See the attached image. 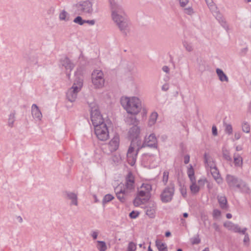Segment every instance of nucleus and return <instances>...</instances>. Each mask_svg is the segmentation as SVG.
<instances>
[{"mask_svg": "<svg viewBox=\"0 0 251 251\" xmlns=\"http://www.w3.org/2000/svg\"><path fill=\"white\" fill-rule=\"evenodd\" d=\"M241 135L240 132H235L234 134V138L236 140H238L240 138Z\"/></svg>", "mask_w": 251, "mask_h": 251, "instance_id": "0e129e2a", "label": "nucleus"}, {"mask_svg": "<svg viewBox=\"0 0 251 251\" xmlns=\"http://www.w3.org/2000/svg\"><path fill=\"white\" fill-rule=\"evenodd\" d=\"M91 107V119L94 126L102 124H105L102 115L98 109L97 106H92Z\"/></svg>", "mask_w": 251, "mask_h": 251, "instance_id": "1a4fd4ad", "label": "nucleus"}, {"mask_svg": "<svg viewBox=\"0 0 251 251\" xmlns=\"http://www.w3.org/2000/svg\"><path fill=\"white\" fill-rule=\"evenodd\" d=\"M59 19L60 21H68L69 20V14L65 10H63L59 15Z\"/></svg>", "mask_w": 251, "mask_h": 251, "instance_id": "2f4dec72", "label": "nucleus"}, {"mask_svg": "<svg viewBox=\"0 0 251 251\" xmlns=\"http://www.w3.org/2000/svg\"><path fill=\"white\" fill-rule=\"evenodd\" d=\"M139 213L138 212L132 211L129 213V216L131 219H135L139 216Z\"/></svg>", "mask_w": 251, "mask_h": 251, "instance_id": "603ef678", "label": "nucleus"}, {"mask_svg": "<svg viewBox=\"0 0 251 251\" xmlns=\"http://www.w3.org/2000/svg\"><path fill=\"white\" fill-rule=\"evenodd\" d=\"M225 126V132L228 135L231 134L232 133V127L231 125L224 124Z\"/></svg>", "mask_w": 251, "mask_h": 251, "instance_id": "37998d69", "label": "nucleus"}, {"mask_svg": "<svg viewBox=\"0 0 251 251\" xmlns=\"http://www.w3.org/2000/svg\"><path fill=\"white\" fill-rule=\"evenodd\" d=\"M60 64L64 67L66 70H69L70 72H71L75 67L74 64L67 56H65L60 59Z\"/></svg>", "mask_w": 251, "mask_h": 251, "instance_id": "4468645a", "label": "nucleus"}, {"mask_svg": "<svg viewBox=\"0 0 251 251\" xmlns=\"http://www.w3.org/2000/svg\"><path fill=\"white\" fill-rule=\"evenodd\" d=\"M116 195L117 199L122 202H124L126 201L125 195L127 191L125 188L117 187L115 189Z\"/></svg>", "mask_w": 251, "mask_h": 251, "instance_id": "6ab92c4d", "label": "nucleus"}, {"mask_svg": "<svg viewBox=\"0 0 251 251\" xmlns=\"http://www.w3.org/2000/svg\"><path fill=\"white\" fill-rule=\"evenodd\" d=\"M126 122L130 125H133V126L137 125L138 123V120L136 119L135 116H130L127 117L126 119Z\"/></svg>", "mask_w": 251, "mask_h": 251, "instance_id": "473e14b6", "label": "nucleus"}, {"mask_svg": "<svg viewBox=\"0 0 251 251\" xmlns=\"http://www.w3.org/2000/svg\"><path fill=\"white\" fill-rule=\"evenodd\" d=\"M156 205L152 203L151 205L147 206L146 208V213L150 218H154L156 211Z\"/></svg>", "mask_w": 251, "mask_h": 251, "instance_id": "5701e85b", "label": "nucleus"}, {"mask_svg": "<svg viewBox=\"0 0 251 251\" xmlns=\"http://www.w3.org/2000/svg\"><path fill=\"white\" fill-rule=\"evenodd\" d=\"M181 193L182 196H184L186 195V189H182L181 190Z\"/></svg>", "mask_w": 251, "mask_h": 251, "instance_id": "338daca9", "label": "nucleus"}, {"mask_svg": "<svg viewBox=\"0 0 251 251\" xmlns=\"http://www.w3.org/2000/svg\"><path fill=\"white\" fill-rule=\"evenodd\" d=\"M223 156L225 159L227 161H231L232 159L230 156L229 151L226 150H223Z\"/></svg>", "mask_w": 251, "mask_h": 251, "instance_id": "a19ab883", "label": "nucleus"}, {"mask_svg": "<svg viewBox=\"0 0 251 251\" xmlns=\"http://www.w3.org/2000/svg\"><path fill=\"white\" fill-rule=\"evenodd\" d=\"M169 85L168 84H165L162 86V90L166 91L169 89Z\"/></svg>", "mask_w": 251, "mask_h": 251, "instance_id": "680f3d73", "label": "nucleus"}, {"mask_svg": "<svg viewBox=\"0 0 251 251\" xmlns=\"http://www.w3.org/2000/svg\"><path fill=\"white\" fill-rule=\"evenodd\" d=\"M136 250V245L133 242H130L127 247V251H135Z\"/></svg>", "mask_w": 251, "mask_h": 251, "instance_id": "c03bdc74", "label": "nucleus"}, {"mask_svg": "<svg viewBox=\"0 0 251 251\" xmlns=\"http://www.w3.org/2000/svg\"><path fill=\"white\" fill-rule=\"evenodd\" d=\"M205 2L211 12L214 10H216L217 7L212 0H205Z\"/></svg>", "mask_w": 251, "mask_h": 251, "instance_id": "58836bf2", "label": "nucleus"}, {"mask_svg": "<svg viewBox=\"0 0 251 251\" xmlns=\"http://www.w3.org/2000/svg\"><path fill=\"white\" fill-rule=\"evenodd\" d=\"M83 86V80L80 78H77L74 81V83L66 93V98L67 100L74 102L77 98V93L79 92Z\"/></svg>", "mask_w": 251, "mask_h": 251, "instance_id": "39448f33", "label": "nucleus"}, {"mask_svg": "<svg viewBox=\"0 0 251 251\" xmlns=\"http://www.w3.org/2000/svg\"><path fill=\"white\" fill-rule=\"evenodd\" d=\"M245 237L243 240V242L245 244L249 243L250 241V238L249 236L248 233H245Z\"/></svg>", "mask_w": 251, "mask_h": 251, "instance_id": "6e6d98bb", "label": "nucleus"}, {"mask_svg": "<svg viewBox=\"0 0 251 251\" xmlns=\"http://www.w3.org/2000/svg\"><path fill=\"white\" fill-rule=\"evenodd\" d=\"M75 13L78 15L89 14L93 12V2L90 0H82L74 6Z\"/></svg>", "mask_w": 251, "mask_h": 251, "instance_id": "7ed1b4c3", "label": "nucleus"}, {"mask_svg": "<svg viewBox=\"0 0 251 251\" xmlns=\"http://www.w3.org/2000/svg\"><path fill=\"white\" fill-rule=\"evenodd\" d=\"M15 115L16 111L14 110L11 112L9 115L8 120V126L10 127H12L13 126L14 123L15 121Z\"/></svg>", "mask_w": 251, "mask_h": 251, "instance_id": "c756f323", "label": "nucleus"}, {"mask_svg": "<svg viewBox=\"0 0 251 251\" xmlns=\"http://www.w3.org/2000/svg\"><path fill=\"white\" fill-rule=\"evenodd\" d=\"M191 184L190 186V190L193 194H197L200 190V186H199L196 183V180L190 181Z\"/></svg>", "mask_w": 251, "mask_h": 251, "instance_id": "bb28decb", "label": "nucleus"}, {"mask_svg": "<svg viewBox=\"0 0 251 251\" xmlns=\"http://www.w3.org/2000/svg\"><path fill=\"white\" fill-rule=\"evenodd\" d=\"M191 242L193 245H197L200 243L201 239L199 237V235H197L196 236L192 238L191 239Z\"/></svg>", "mask_w": 251, "mask_h": 251, "instance_id": "a18cd8bd", "label": "nucleus"}, {"mask_svg": "<svg viewBox=\"0 0 251 251\" xmlns=\"http://www.w3.org/2000/svg\"><path fill=\"white\" fill-rule=\"evenodd\" d=\"M158 117V114L156 112H152L149 118V125L150 126L153 125L156 121L157 118Z\"/></svg>", "mask_w": 251, "mask_h": 251, "instance_id": "7c9ffc66", "label": "nucleus"}, {"mask_svg": "<svg viewBox=\"0 0 251 251\" xmlns=\"http://www.w3.org/2000/svg\"><path fill=\"white\" fill-rule=\"evenodd\" d=\"M212 134L214 136H216L218 134L217 129L216 126H213L212 128Z\"/></svg>", "mask_w": 251, "mask_h": 251, "instance_id": "052dcab7", "label": "nucleus"}, {"mask_svg": "<svg viewBox=\"0 0 251 251\" xmlns=\"http://www.w3.org/2000/svg\"><path fill=\"white\" fill-rule=\"evenodd\" d=\"M206 182H207V180L205 178H201L199 180H198V185L199 186H200V188H202L204 187L205 183Z\"/></svg>", "mask_w": 251, "mask_h": 251, "instance_id": "09e8293b", "label": "nucleus"}, {"mask_svg": "<svg viewBox=\"0 0 251 251\" xmlns=\"http://www.w3.org/2000/svg\"><path fill=\"white\" fill-rule=\"evenodd\" d=\"M17 220H18L19 222L20 223H22L23 221V219L21 216H19L17 217Z\"/></svg>", "mask_w": 251, "mask_h": 251, "instance_id": "774afa93", "label": "nucleus"}, {"mask_svg": "<svg viewBox=\"0 0 251 251\" xmlns=\"http://www.w3.org/2000/svg\"><path fill=\"white\" fill-rule=\"evenodd\" d=\"M112 20L121 31L126 34L129 25L128 19L122 6L115 0H109Z\"/></svg>", "mask_w": 251, "mask_h": 251, "instance_id": "f257e3e1", "label": "nucleus"}, {"mask_svg": "<svg viewBox=\"0 0 251 251\" xmlns=\"http://www.w3.org/2000/svg\"><path fill=\"white\" fill-rule=\"evenodd\" d=\"M95 133L100 141H106L109 138V131L106 124L97 125L94 127Z\"/></svg>", "mask_w": 251, "mask_h": 251, "instance_id": "6e6552de", "label": "nucleus"}, {"mask_svg": "<svg viewBox=\"0 0 251 251\" xmlns=\"http://www.w3.org/2000/svg\"><path fill=\"white\" fill-rule=\"evenodd\" d=\"M217 200L220 207L223 210H227L228 205L226 197L225 196H218Z\"/></svg>", "mask_w": 251, "mask_h": 251, "instance_id": "412c9836", "label": "nucleus"}, {"mask_svg": "<svg viewBox=\"0 0 251 251\" xmlns=\"http://www.w3.org/2000/svg\"><path fill=\"white\" fill-rule=\"evenodd\" d=\"M31 114L34 119L38 121L41 120L42 114L36 104H33L31 106Z\"/></svg>", "mask_w": 251, "mask_h": 251, "instance_id": "a211bd4d", "label": "nucleus"}, {"mask_svg": "<svg viewBox=\"0 0 251 251\" xmlns=\"http://www.w3.org/2000/svg\"><path fill=\"white\" fill-rule=\"evenodd\" d=\"M204 163L208 166L210 169L213 168L216 165L211 157L208 155L206 153L204 154Z\"/></svg>", "mask_w": 251, "mask_h": 251, "instance_id": "b1692460", "label": "nucleus"}, {"mask_svg": "<svg viewBox=\"0 0 251 251\" xmlns=\"http://www.w3.org/2000/svg\"><path fill=\"white\" fill-rule=\"evenodd\" d=\"M119 137L117 135H115L114 137L110 141L108 144L109 149L112 152L116 151L119 148Z\"/></svg>", "mask_w": 251, "mask_h": 251, "instance_id": "f3484780", "label": "nucleus"}, {"mask_svg": "<svg viewBox=\"0 0 251 251\" xmlns=\"http://www.w3.org/2000/svg\"><path fill=\"white\" fill-rule=\"evenodd\" d=\"M140 133V128L137 125L133 126L130 128L128 132V137L131 140V143L132 142L133 144V141L134 139H137Z\"/></svg>", "mask_w": 251, "mask_h": 251, "instance_id": "ddd939ff", "label": "nucleus"}, {"mask_svg": "<svg viewBox=\"0 0 251 251\" xmlns=\"http://www.w3.org/2000/svg\"><path fill=\"white\" fill-rule=\"evenodd\" d=\"M168 178H169V172L168 171L164 172L162 180L165 184H166L167 183V182H168Z\"/></svg>", "mask_w": 251, "mask_h": 251, "instance_id": "3c124183", "label": "nucleus"}, {"mask_svg": "<svg viewBox=\"0 0 251 251\" xmlns=\"http://www.w3.org/2000/svg\"><path fill=\"white\" fill-rule=\"evenodd\" d=\"M184 11L185 14L189 15H192L194 13V10L192 7L184 8Z\"/></svg>", "mask_w": 251, "mask_h": 251, "instance_id": "8fccbe9b", "label": "nucleus"}, {"mask_svg": "<svg viewBox=\"0 0 251 251\" xmlns=\"http://www.w3.org/2000/svg\"><path fill=\"white\" fill-rule=\"evenodd\" d=\"M149 147L151 149H156L158 147L157 139L154 133H151L148 136H146L141 147L142 148Z\"/></svg>", "mask_w": 251, "mask_h": 251, "instance_id": "9d476101", "label": "nucleus"}, {"mask_svg": "<svg viewBox=\"0 0 251 251\" xmlns=\"http://www.w3.org/2000/svg\"><path fill=\"white\" fill-rule=\"evenodd\" d=\"M134 176L131 172H129L126 178V187L129 190L134 188Z\"/></svg>", "mask_w": 251, "mask_h": 251, "instance_id": "dca6fc26", "label": "nucleus"}, {"mask_svg": "<svg viewBox=\"0 0 251 251\" xmlns=\"http://www.w3.org/2000/svg\"><path fill=\"white\" fill-rule=\"evenodd\" d=\"M226 180L228 186L231 188H236L241 191L249 189L246 182L235 176L227 174L226 176Z\"/></svg>", "mask_w": 251, "mask_h": 251, "instance_id": "20e7f679", "label": "nucleus"}, {"mask_svg": "<svg viewBox=\"0 0 251 251\" xmlns=\"http://www.w3.org/2000/svg\"><path fill=\"white\" fill-rule=\"evenodd\" d=\"M211 174L218 184H221L223 180L222 178L220 176V173L216 166L213 167V168L210 169Z\"/></svg>", "mask_w": 251, "mask_h": 251, "instance_id": "4be33fe9", "label": "nucleus"}, {"mask_svg": "<svg viewBox=\"0 0 251 251\" xmlns=\"http://www.w3.org/2000/svg\"><path fill=\"white\" fill-rule=\"evenodd\" d=\"M162 70L166 73H169V71H170V69L167 66H164L163 67H162Z\"/></svg>", "mask_w": 251, "mask_h": 251, "instance_id": "e2e57ef3", "label": "nucleus"}, {"mask_svg": "<svg viewBox=\"0 0 251 251\" xmlns=\"http://www.w3.org/2000/svg\"><path fill=\"white\" fill-rule=\"evenodd\" d=\"M65 194L66 195L67 198L71 201V202L70 203L71 205H78L77 196L76 194L73 192L66 191Z\"/></svg>", "mask_w": 251, "mask_h": 251, "instance_id": "aec40b11", "label": "nucleus"}, {"mask_svg": "<svg viewBox=\"0 0 251 251\" xmlns=\"http://www.w3.org/2000/svg\"><path fill=\"white\" fill-rule=\"evenodd\" d=\"M216 73L219 77L221 81L228 82V78L227 75L224 73L223 71L219 68H217L216 70Z\"/></svg>", "mask_w": 251, "mask_h": 251, "instance_id": "393cba45", "label": "nucleus"}, {"mask_svg": "<svg viewBox=\"0 0 251 251\" xmlns=\"http://www.w3.org/2000/svg\"><path fill=\"white\" fill-rule=\"evenodd\" d=\"M175 193V184L170 183L165 187L160 195V199L162 202L168 203L170 202L173 198Z\"/></svg>", "mask_w": 251, "mask_h": 251, "instance_id": "0eeeda50", "label": "nucleus"}, {"mask_svg": "<svg viewBox=\"0 0 251 251\" xmlns=\"http://www.w3.org/2000/svg\"><path fill=\"white\" fill-rule=\"evenodd\" d=\"M224 226L229 230L232 231L235 233H242V234H245V232H246L247 230L246 227L241 229L240 227L237 224H235L230 221L225 222Z\"/></svg>", "mask_w": 251, "mask_h": 251, "instance_id": "f8f14e48", "label": "nucleus"}, {"mask_svg": "<svg viewBox=\"0 0 251 251\" xmlns=\"http://www.w3.org/2000/svg\"><path fill=\"white\" fill-rule=\"evenodd\" d=\"M187 174L190 181H193L196 179L194 170L191 164L189 165V167L187 171Z\"/></svg>", "mask_w": 251, "mask_h": 251, "instance_id": "c85d7f7f", "label": "nucleus"}, {"mask_svg": "<svg viewBox=\"0 0 251 251\" xmlns=\"http://www.w3.org/2000/svg\"><path fill=\"white\" fill-rule=\"evenodd\" d=\"M74 22L82 25L85 23V20L82 19V17L78 16L74 20Z\"/></svg>", "mask_w": 251, "mask_h": 251, "instance_id": "79ce46f5", "label": "nucleus"}, {"mask_svg": "<svg viewBox=\"0 0 251 251\" xmlns=\"http://www.w3.org/2000/svg\"><path fill=\"white\" fill-rule=\"evenodd\" d=\"M91 235L93 239L95 240L97 238L98 232L96 231H93Z\"/></svg>", "mask_w": 251, "mask_h": 251, "instance_id": "13d9d810", "label": "nucleus"}, {"mask_svg": "<svg viewBox=\"0 0 251 251\" xmlns=\"http://www.w3.org/2000/svg\"><path fill=\"white\" fill-rule=\"evenodd\" d=\"M221 212L218 209H214L213 212V216L214 218H217L221 216Z\"/></svg>", "mask_w": 251, "mask_h": 251, "instance_id": "864d4df0", "label": "nucleus"}, {"mask_svg": "<svg viewBox=\"0 0 251 251\" xmlns=\"http://www.w3.org/2000/svg\"><path fill=\"white\" fill-rule=\"evenodd\" d=\"M242 129L243 132L248 133L251 130L250 125L247 122L244 121L242 124Z\"/></svg>", "mask_w": 251, "mask_h": 251, "instance_id": "4c0bfd02", "label": "nucleus"}, {"mask_svg": "<svg viewBox=\"0 0 251 251\" xmlns=\"http://www.w3.org/2000/svg\"><path fill=\"white\" fill-rule=\"evenodd\" d=\"M179 4L181 7H184L189 2V0H179Z\"/></svg>", "mask_w": 251, "mask_h": 251, "instance_id": "5fc2aeb1", "label": "nucleus"}, {"mask_svg": "<svg viewBox=\"0 0 251 251\" xmlns=\"http://www.w3.org/2000/svg\"><path fill=\"white\" fill-rule=\"evenodd\" d=\"M190 161V156L188 154L185 155L184 157V163L185 164H188Z\"/></svg>", "mask_w": 251, "mask_h": 251, "instance_id": "4d7b16f0", "label": "nucleus"}, {"mask_svg": "<svg viewBox=\"0 0 251 251\" xmlns=\"http://www.w3.org/2000/svg\"><path fill=\"white\" fill-rule=\"evenodd\" d=\"M212 13L213 15V16L215 17V18L218 21L219 23L221 25L225 28V29H227L228 28V25L226 23V21L225 19L223 18V15L221 13L219 12V11L216 10H214L213 11H212Z\"/></svg>", "mask_w": 251, "mask_h": 251, "instance_id": "2eb2a0df", "label": "nucleus"}, {"mask_svg": "<svg viewBox=\"0 0 251 251\" xmlns=\"http://www.w3.org/2000/svg\"><path fill=\"white\" fill-rule=\"evenodd\" d=\"M92 82L95 88H101L104 84L105 80L103 72L101 70H95L92 73Z\"/></svg>", "mask_w": 251, "mask_h": 251, "instance_id": "423d86ee", "label": "nucleus"}, {"mask_svg": "<svg viewBox=\"0 0 251 251\" xmlns=\"http://www.w3.org/2000/svg\"><path fill=\"white\" fill-rule=\"evenodd\" d=\"M97 249L100 251H106L107 249L106 245L104 241H97Z\"/></svg>", "mask_w": 251, "mask_h": 251, "instance_id": "f704fd0d", "label": "nucleus"}, {"mask_svg": "<svg viewBox=\"0 0 251 251\" xmlns=\"http://www.w3.org/2000/svg\"><path fill=\"white\" fill-rule=\"evenodd\" d=\"M141 188L144 189L145 191L150 193V191L151 190V186L149 184L143 183L142 185Z\"/></svg>", "mask_w": 251, "mask_h": 251, "instance_id": "de8ad7c7", "label": "nucleus"}, {"mask_svg": "<svg viewBox=\"0 0 251 251\" xmlns=\"http://www.w3.org/2000/svg\"><path fill=\"white\" fill-rule=\"evenodd\" d=\"M183 46L187 51L191 52L194 50L192 43H189L187 41H184L183 42Z\"/></svg>", "mask_w": 251, "mask_h": 251, "instance_id": "e433bc0d", "label": "nucleus"}, {"mask_svg": "<svg viewBox=\"0 0 251 251\" xmlns=\"http://www.w3.org/2000/svg\"><path fill=\"white\" fill-rule=\"evenodd\" d=\"M121 104L126 112L131 115H137L142 108L141 101L136 97H122Z\"/></svg>", "mask_w": 251, "mask_h": 251, "instance_id": "f03ea898", "label": "nucleus"}, {"mask_svg": "<svg viewBox=\"0 0 251 251\" xmlns=\"http://www.w3.org/2000/svg\"><path fill=\"white\" fill-rule=\"evenodd\" d=\"M140 149V148L138 147L137 150L135 151L133 144H132V142L131 143L127 152L126 156L128 164L132 166H133L136 162L137 155Z\"/></svg>", "mask_w": 251, "mask_h": 251, "instance_id": "9b49d317", "label": "nucleus"}, {"mask_svg": "<svg viewBox=\"0 0 251 251\" xmlns=\"http://www.w3.org/2000/svg\"><path fill=\"white\" fill-rule=\"evenodd\" d=\"M248 50V47L247 46H246L245 48H243L240 50L239 54L241 56H245L247 54Z\"/></svg>", "mask_w": 251, "mask_h": 251, "instance_id": "49530a36", "label": "nucleus"}, {"mask_svg": "<svg viewBox=\"0 0 251 251\" xmlns=\"http://www.w3.org/2000/svg\"><path fill=\"white\" fill-rule=\"evenodd\" d=\"M213 226L215 230L218 232H220V228L219 226L217 223H214L213 225Z\"/></svg>", "mask_w": 251, "mask_h": 251, "instance_id": "bf43d9fd", "label": "nucleus"}, {"mask_svg": "<svg viewBox=\"0 0 251 251\" xmlns=\"http://www.w3.org/2000/svg\"><path fill=\"white\" fill-rule=\"evenodd\" d=\"M155 245L159 251H168L166 244L160 240L157 239L155 241Z\"/></svg>", "mask_w": 251, "mask_h": 251, "instance_id": "a878e982", "label": "nucleus"}, {"mask_svg": "<svg viewBox=\"0 0 251 251\" xmlns=\"http://www.w3.org/2000/svg\"><path fill=\"white\" fill-rule=\"evenodd\" d=\"M242 158L239 154H234V163L235 166L240 167L242 165Z\"/></svg>", "mask_w": 251, "mask_h": 251, "instance_id": "72a5a7b5", "label": "nucleus"}, {"mask_svg": "<svg viewBox=\"0 0 251 251\" xmlns=\"http://www.w3.org/2000/svg\"><path fill=\"white\" fill-rule=\"evenodd\" d=\"M148 200L149 198L147 197L141 198L140 197L137 196L133 201V204L135 206H139L141 204L147 201Z\"/></svg>", "mask_w": 251, "mask_h": 251, "instance_id": "cd10ccee", "label": "nucleus"}, {"mask_svg": "<svg viewBox=\"0 0 251 251\" xmlns=\"http://www.w3.org/2000/svg\"><path fill=\"white\" fill-rule=\"evenodd\" d=\"M149 193L147 191H145L144 190H141L140 191H138L137 196L139 197H140L141 198H149Z\"/></svg>", "mask_w": 251, "mask_h": 251, "instance_id": "ea45409f", "label": "nucleus"}, {"mask_svg": "<svg viewBox=\"0 0 251 251\" xmlns=\"http://www.w3.org/2000/svg\"><path fill=\"white\" fill-rule=\"evenodd\" d=\"M85 23H88L91 25H94L95 23V21L94 20H85Z\"/></svg>", "mask_w": 251, "mask_h": 251, "instance_id": "69168bd1", "label": "nucleus"}, {"mask_svg": "<svg viewBox=\"0 0 251 251\" xmlns=\"http://www.w3.org/2000/svg\"><path fill=\"white\" fill-rule=\"evenodd\" d=\"M114 199V197L111 194L105 195L102 200V203L104 206L106 203L110 202Z\"/></svg>", "mask_w": 251, "mask_h": 251, "instance_id": "c9c22d12", "label": "nucleus"}]
</instances>
